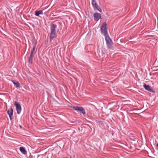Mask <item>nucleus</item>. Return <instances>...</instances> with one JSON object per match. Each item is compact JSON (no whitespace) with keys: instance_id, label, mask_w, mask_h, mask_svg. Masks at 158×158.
Masks as SVG:
<instances>
[{"instance_id":"obj_15","label":"nucleus","mask_w":158,"mask_h":158,"mask_svg":"<svg viewBox=\"0 0 158 158\" xmlns=\"http://www.w3.org/2000/svg\"><path fill=\"white\" fill-rule=\"evenodd\" d=\"M80 107H79L78 106H73V107H71L74 110L77 111H78V110H79V109Z\"/></svg>"},{"instance_id":"obj_10","label":"nucleus","mask_w":158,"mask_h":158,"mask_svg":"<svg viewBox=\"0 0 158 158\" xmlns=\"http://www.w3.org/2000/svg\"><path fill=\"white\" fill-rule=\"evenodd\" d=\"M19 150L23 154H26L27 153V151L26 150L25 148L23 147H20L19 148Z\"/></svg>"},{"instance_id":"obj_17","label":"nucleus","mask_w":158,"mask_h":158,"mask_svg":"<svg viewBox=\"0 0 158 158\" xmlns=\"http://www.w3.org/2000/svg\"><path fill=\"white\" fill-rule=\"evenodd\" d=\"M101 53H102V55L103 56H105V53L102 49V50H101Z\"/></svg>"},{"instance_id":"obj_14","label":"nucleus","mask_w":158,"mask_h":158,"mask_svg":"<svg viewBox=\"0 0 158 158\" xmlns=\"http://www.w3.org/2000/svg\"><path fill=\"white\" fill-rule=\"evenodd\" d=\"M130 139L131 140L136 141L137 140V137L136 136L130 137Z\"/></svg>"},{"instance_id":"obj_11","label":"nucleus","mask_w":158,"mask_h":158,"mask_svg":"<svg viewBox=\"0 0 158 158\" xmlns=\"http://www.w3.org/2000/svg\"><path fill=\"white\" fill-rule=\"evenodd\" d=\"M78 112H80L84 115L85 114V111L84 109L82 107H80Z\"/></svg>"},{"instance_id":"obj_1","label":"nucleus","mask_w":158,"mask_h":158,"mask_svg":"<svg viewBox=\"0 0 158 158\" xmlns=\"http://www.w3.org/2000/svg\"><path fill=\"white\" fill-rule=\"evenodd\" d=\"M101 33L103 34L105 37V39L107 48L110 49H113L112 40L107 33L106 22H104L102 24L101 27Z\"/></svg>"},{"instance_id":"obj_9","label":"nucleus","mask_w":158,"mask_h":158,"mask_svg":"<svg viewBox=\"0 0 158 158\" xmlns=\"http://www.w3.org/2000/svg\"><path fill=\"white\" fill-rule=\"evenodd\" d=\"M43 10H36L35 11V15L37 16H39L40 15H43Z\"/></svg>"},{"instance_id":"obj_13","label":"nucleus","mask_w":158,"mask_h":158,"mask_svg":"<svg viewBox=\"0 0 158 158\" xmlns=\"http://www.w3.org/2000/svg\"><path fill=\"white\" fill-rule=\"evenodd\" d=\"M33 56H34L30 55L28 58V62L31 64L33 62Z\"/></svg>"},{"instance_id":"obj_4","label":"nucleus","mask_w":158,"mask_h":158,"mask_svg":"<svg viewBox=\"0 0 158 158\" xmlns=\"http://www.w3.org/2000/svg\"><path fill=\"white\" fill-rule=\"evenodd\" d=\"M13 110L11 107L7 111V114L9 116L10 120H12L13 118Z\"/></svg>"},{"instance_id":"obj_5","label":"nucleus","mask_w":158,"mask_h":158,"mask_svg":"<svg viewBox=\"0 0 158 158\" xmlns=\"http://www.w3.org/2000/svg\"><path fill=\"white\" fill-rule=\"evenodd\" d=\"M32 44H33V48L32 50L31 51L30 55L34 56L35 54L36 53L37 51V50L36 49V42H35V43H34V42H32Z\"/></svg>"},{"instance_id":"obj_7","label":"nucleus","mask_w":158,"mask_h":158,"mask_svg":"<svg viewBox=\"0 0 158 158\" xmlns=\"http://www.w3.org/2000/svg\"><path fill=\"white\" fill-rule=\"evenodd\" d=\"M94 19L95 21H97L101 19V14L98 13H95L94 15Z\"/></svg>"},{"instance_id":"obj_12","label":"nucleus","mask_w":158,"mask_h":158,"mask_svg":"<svg viewBox=\"0 0 158 158\" xmlns=\"http://www.w3.org/2000/svg\"><path fill=\"white\" fill-rule=\"evenodd\" d=\"M11 81L14 84V85L17 88H18L20 86V85L18 81H15L13 80H12Z\"/></svg>"},{"instance_id":"obj_8","label":"nucleus","mask_w":158,"mask_h":158,"mask_svg":"<svg viewBox=\"0 0 158 158\" xmlns=\"http://www.w3.org/2000/svg\"><path fill=\"white\" fill-rule=\"evenodd\" d=\"M92 6L94 10H97L100 12H102V10L99 6H98L97 3L93 4Z\"/></svg>"},{"instance_id":"obj_2","label":"nucleus","mask_w":158,"mask_h":158,"mask_svg":"<svg viewBox=\"0 0 158 158\" xmlns=\"http://www.w3.org/2000/svg\"><path fill=\"white\" fill-rule=\"evenodd\" d=\"M57 25L54 24H52L50 25L51 32L50 33V41H51L55 38L56 28Z\"/></svg>"},{"instance_id":"obj_16","label":"nucleus","mask_w":158,"mask_h":158,"mask_svg":"<svg viewBox=\"0 0 158 158\" xmlns=\"http://www.w3.org/2000/svg\"><path fill=\"white\" fill-rule=\"evenodd\" d=\"M96 3H97V2H96L95 1V0H92L91 3H92V5H93V4H94Z\"/></svg>"},{"instance_id":"obj_6","label":"nucleus","mask_w":158,"mask_h":158,"mask_svg":"<svg viewBox=\"0 0 158 158\" xmlns=\"http://www.w3.org/2000/svg\"><path fill=\"white\" fill-rule=\"evenodd\" d=\"M143 87L144 89L148 91H150L153 93H155V91L154 90L152 89L151 88V87L150 85H147L146 84H143Z\"/></svg>"},{"instance_id":"obj_19","label":"nucleus","mask_w":158,"mask_h":158,"mask_svg":"<svg viewBox=\"0 0 158 158\" xmlns=\"http://www.w3.org/2000/svg\"><path fill=\"white\" fill-rule=\"evenodd\" d=\"M21 127H22L21 126H20V128H21Z\"/></svg>"},{"instance_id":"obj_3","label":"nucleus","mask_w":158,"mask_h":158,"mask_svg":"<svg viewBox=\"0 0 158 158\" xmlns=\"http://www.w3.org/2000/svg\"><path fill=\"white\" fill-rule=\"evenodd\" d=\"M14 105L16 106L17 113L18 114H19L22 110L21 106L16 101L15 102Z\"/></svg>"},{"instance_id":"obj_18","label":"nucleus","mask_w":158,"mask_h":158,"mask_svg":"<svg viewBox=\"0 0 158 158\" xmlns=\"http://www.w3.org/2000/svg\"><path fill=\"white\" fill-rule=\"evenodd\" d=\"M157 147H158V143L157 144Z\"/></svg>"}]
</instances>
